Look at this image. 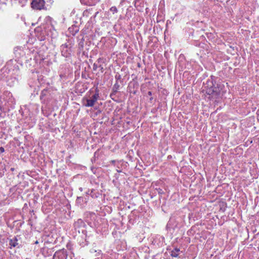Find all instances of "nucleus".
<instances>
[{"instance_id": "1", "label": "nucleus", "mask_w": 259, "mask_h": 259, "mask_svg": "<svg viewBox=\"0 0 259 259\" xmlns=\"http://www.w3.org/2000/svg\"><path fill=\"white\" fill-rule=\"evenodd\" d=\"M207 94L211 96V98H217L221 94V90L219 87H216L213 84L212 79L208 80L204 87Z\"/></svg>"}, {"instance_id": "2", "label": "nucleus", "mask_w": 259, "mask_h": 259, "mask_svg": "<svg viewBox=\"0 0 259 259\" xmlns=\"http://www.w3.org/2000/svg\"><path fill=\"white\" fill-rule=\"evenodd\" d=\"M73 44L71 39H68L67 41L61 46V52L62 55L66 58L71 56L72 52V48Z\"/></svg>"}, {"instance_id": "3", "label": "nucleus", "mask_w": 259, "mask_h": 259, "mask_svg": "<svg viewBox=\"0 0 259 259\" xmlns=\"http://www.w3.org/2000/svg\"><path fill=\"white\" fill-rule=\"evenodd\" d=\"M99 98V90L96 89L95 93L90 98L84 97L82 99V104L87 107H93Z\"/></svg>"}, {"instance_id": "4", "label": "nucleus", "mask_w": 259, "mask_h": 259, "mask_svg": "<svg viewBox=\"0 0 259 259\" xmlns=\"http://www.w3.org/2000/svg\"><path fill=\"white\" fill-rule=\"evenodd\" d=\"M45 0H32L31 7L35 10H42L45 9Z\"/></svg>"}, {"instance_id": "5", "label": "nucleus", "mask_w": 259, "mask_h": 259, "mask_svg": "<svg viewBox=\"0 0 259 259\" xmlns=\"http://www.w3.org/2000/svg\"><path fill=\"white\" fill-rule=\"evenodd\" d=\"M67 255L64 251H59L55 253L53 259H67Z\"/></svg>"}, {"instance_id": "6", "label": "nucleus", "mask_w": 259, "mask_h": 259, "mask_svg": "<svg viewBox=\"0 0 259 259\" xmlns=\"http://www.w3.org/2000/svg\"><path fill=\"white\" fill-rule=\"evenodd\" d=\"M10 248L15 247L18 246V239L16 237H14L12 239L9 240Z\"/></svg>"}, {"instance_id": "7", "label": "nucleus", "mask_w": 259, "mask_h": 259, "mask_svg": "<svg viewBox=\"0 0 259 259\" xmlns=\"http://www.w3.org/2000/svg\"><path fill=\"white\" fill-rule=\"evenodd\" d=\"M98 1L99 0H80L82 4L89 6L95 5Z\"/></svg>"}, {"instance_id": "8", "label": "nucleus", "mask_w": 259, "mask_h": 259, "mask_svg": "<svg viewBox=\"0 0 259 259\" xmlns=\"http://www.w3.org/2000/svg\"><path fill=\"white\" fill-rule=\"evenodd\" d=\"M15 54L16 57H17L18 58H21V57H23L24 55V52L21 49H17L16 50H15Z\"/></svg>"}, {"instance_id": "9", "label": "nucleus", "mask_w": 259, "mask_h": 259, "mask_svg": "<svg viewBox=\"0 0 259 259\" xmlns=\"http://www.w3.org/2000/svg\"><path fill=\"white\" fill-rule=\"evenodd\" d=\"M180 251V249L179 248H175L171 253V255L173 257H178L179 255V252Z\"/></svg>"}, {"instance_id": "10", "label": "nucleus", "mask_w": 259, "mask_h": 259, "mask_svg": "<svg viewBox=\"0 0 259 259\" xmlns=\"http://www.w3.org/2000/svg\"><path fill=\"white\" fill-rule=\"evenodd\" d=\"M16 60L14 61L12 60H10L7 63L6 66L7 68L10 69L11 66L14 63V62H15Z\"/></svg>"}, {"instance_id": "11", "label": "nucleus", "mask_w": 259, "mask_h": 259, "mask_svg": "<svg viewBox=\"0 0 259 259\" xmlns=\"http://www.w3.org/2000/svg\"><path fill=\"white\" fill-rule=\"evenodd\" d=\"M47 92H48V91L47 90H44L41 91L40 96L41 100H42L44 98V96H45L46 95Z\"/></svg>"}, {"instance_id": "12", "label": "nucleus", "mask_w": 259, "mask_h": 259, "mask_svg": "<svg viewBox=\"0 0 259 259\" xmlns=\"http://www.w3.org/2000/svg\"><path fill=\"white\" fill-rule=\"evenodd\" d=\"M110 10L113 14L116 13L118 12L117 9L115 6L112 7Z\"/></svg>"}, {"instance_id": "13", "label": "nucleus", "mask_w": 259, "mask_h": 259, "mask_svg": "<svg viewBox=\"0 0 259 259\" xmlns=\"http://www.w3.org/2000/svg\"><path fill=\"white\" fill-rule=\"evenodd\" d=\"M90 252L92 253H96L97 252L98 254H100V252H101V250H98V251H97V250H96L94 248H92L90 250Z\"/></svg>"}, {"instance_id": "14", "label": "nucleus", "mask_w": 259, "mask_h": 259, "mask_svg": "<svg viewBox=\"0 0 259 259\" xmlns=\"http://www.w3.org/2000/svg\"><path fill=\"white\" fill-rule=\"evenodd\" d=\"M83 200V198L82 197H77V199H76V202L77 203H78V202H80V200Z\"/></svg>"}, {"instance_id": "15", "label": "nucleus", "mask_w": 259, "mask_h": 259, "mask_svg": "<svg viewBox=\"0 0 259 259\" xmlns=\"http://www.w3.org/2000/svg\"><path fill=\"white\" fill-rule=\"evenodd\" d=\"M98 68H99V66L97 65V64H96V63H95L93 65V69L94 70H96Z\"/></svg>"}, {"instance_id": "16", "label": "nucleus", "mask_w": 259, "mask_h": 259, "mask_svg": "<svg viewBox=\"0 0 259 259\" xmlns=\"http://www.w3.org/2000/svg\"><path fill=\"white\" fill-rule=\"evenodd\" d=\"M5 151V149L4 147H0V152H4Z\"/></svg>"}, {"instance_id": "17", "label": "nucleus", "mask_w": 259, "mask_h": 259, "mask_svg": "<svg viewBox=\"0 0 259 259\" xmlns=\"http://www.w3.org/2000/svg\"><path fill=\"white\" fill-rule=\"evenodd\" d=\"M99 68H100L101 70H102V71H103V67L101 65H100L99 66Z\"/></svg>"}, {"instance_id": "18", "label": "nucleus", "mask_w": 259, "mask_h": 259, "mask_svg": "<svg viewBox=\"0 0 259 259\" xmlns=\"http://www.w3.org/2000/svg\"><path fill=\"white\" fill-rule=\"evenodd\" d=\"M148 95L149 96H152V92H150V91L148 92Z\"/></svg>"}, {"instance_id": "19", "label": "nucleus", "mask_w": 259, "mask_h": 259, "mask_svg": "<svg viewBox=\"0 0 259 259\" xmlns=\"http://www.w3.org/2000/svg\"><path fill=\"white\" fill-rule=\"evenodd\" d=\"M149 100H150V101L151 102V101H152V100H153V98H152V97H151V98H150V99H149Z\"/></svg>"}, {"instance_id": "20", "label": "nucleus", "mask_w": 259, "mask_h": 259, "mask_svg": "<svg viewBox=\"0 0 259 259\" xmlns=\"http://www.w3.org/2000/svg\"><path fill=\"white\" fill-rule=\"evenodd\" d=\"M100 60H101V58H100V59H99L98 60V62H99Z\"/></svg>"}]
</instances>
